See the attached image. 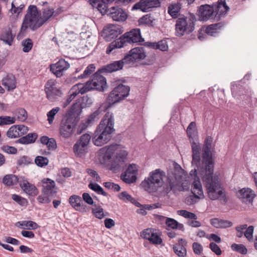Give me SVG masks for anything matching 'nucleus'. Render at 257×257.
<instances>
[{
	"label": "nucleus",
	"instance_id": "obj_48",
	"mask_svg": "<svg viewBox=\"0 0 257 257\" xmlns=\"http://www.w3.org/2000/svg\"><path fill=\"white\" fill-rule=\"evenodd\" d=\"M196 133V123L194 121L191 122L187 128V133L190 139H193Z\"/></svg>",
	"mask_w": 257,
	"mask_h": 257
},
{
	"label": "nucleus",
	"instance_id": "obj_12",
	"mask_svg": "<svg viewBox=\"0 0 257 257\" xmlns=\"http://www.w3.org/2000/svg\"><path fill=\"white\" fill-rule=\"evenodd\" d=\"M146 57L145 48L138 47L132 49L123 57L127 65L134 64L135 62L143 60Z\"/></svg>",
	"mask_w": 257,
	"mask_h": 257
},
{
	"label": "nucleus",
	"instance_id": "obj_2",
	"mask_svg": "<svg viewBox=\"0 0 257 257\" xmlns=\"http://www.w3.org/2000/svg\"><path fill=\"white\" fill-rule=\"evenodd\" d=\"M60 14L58 10L53 9H45L43 11V18L39 19V14L36 6L30 5L25 16L21 27V32L25 31L28 27L35 30L41 27L52 16H56Z\"/></svg>",
	"mask_w": 257,
	"mask_h": 257
},
{
	"label": "nucleus",
	"instance_id": "obj_62",
	"mask_svg": "<svg viewBox=\"0 0 257 257\" xmlns=\"http://www.w3.org/2000/svg\"><path fill=\"white\" fill-rule=\"evenodd\" d=\"M2 149L4 152L10 154H16L18 152L15 147L9 146H3Z\"/></svg>",
	"mask_w": 257,
	"mask_h": 257
},
{
	"label": "nucleus",
	"instance_id": "obj_15",
	"mask_svg": "<svg viewBox=\"0 0 257 257\" xmlns=\"http://www.w3.org/2000/svg\"><path fill=\"white\" fill-rule=\"evenodd\" d=\"M123 32L120 25H108L105 26L102 32V36L107 41H111L112 39L116 38Z\"/></svg>",
	"mask_w": 257,
	"mask_h": 257
},
{
	"label": "nucleus",
	"instance_id": "obj_32",
	"mask_svg": "<svg viewBox=\"0 0 257 257\" xmlns=\"http://www.w3.org/2000/svg\"><path fill=\"white\" fill-rule=\"evenodd\" d=\"M20 186L29 195H35L38 191L37 189L34 185L30 184L27 180H24L23 178H22L21 181H20Z\"/></svg>",
	"mask_w": 257,
	"mask_h": 257
},
{
	"label": "nucleus",
	"instance_id": "obj_63",
	"mask_svg": "<svg viewBox=\"0 0 257 257\" xmlns=\"http://www.w3.org/2000/svg\"><path fill=\"white\" fill-rule=\"evenodd\" d=\"M118 197L120 199L125 201L130 202L132 199V196L128 194L126 191H123L118 195Z\"/></svg>",
	"mask_w": 257,
	"mask_h": 257
},
{
	"label": "nucleus",
	"instance_id": "obj_50",
	"mask_svg": "<svg viewBox=\"0 0 257 257\" xmlns=\"http://www.w3.org/2000/svg\"><path fill=\"white\" fill-rule=\"evenodd\" d=\"M22 224L23 225L22 228L29 230L36 229L38 227V225L32 221H23Z\"/></svg>",
	"mask_w": 257,
	"mask_h": 257
},
{
	"label": "nucleus",
	"instance_id": "obj_60",
	"mask_svg": "<svg viewBox=\"0 0 257 257\" xmlns=\"http://www.w3.org/2000/svg\"><path fill=\"white\" fill-rule=\"evenodd\" d=\"M156 49L162 51H165L168 50V47L167 42L165 40H161L157 43Z\"/></svg>",
	"mask_w": 257,
	"mask_h": 257
},
{
	"label": "nucleus",
	"instance_id": "obj_40",
	"mask_svg": "<svg viewBox=\"0 0 257 257\" xmlns=\"http://www.w3.org/2000/svg\"><path fill=\"white\" fill-rule=\"evenodd\" d=\"M88 187L98 194L102 195L104 196L107 195V194L103 190V188L97 183H90L88 184Z\"/></svg>",
	"mask_w": 257,
	"mask_h": 257
},
{
	"label": "nucleus",
	"instance_id": "obj_37",
	"mask_svg": "<svg viewBox=\"0 0 257 257\" xmlns=\"http://www.w3.org/2000/svg\"><path fill=\"white\" fill-rule=\"evenodd\" d=\"M223 25L221 23L214 24L208 26L204 30L206 34L213 36L218 33V31L223 27Z\"/></svg>",
	"mask_w": 257,
	"mask_h": 257
},
{
	"label": "nucleus",
	"instance_id": "obj_41",
	"mask_svg": "<svg viewBox=\"0 0 257 257\" xmlns=\"http://www.w3.org/2000/svg\"><path fill=\"white\" fill-rule=\"evenodd\" d=\"M154 19L150 14H147L139 20V23L140 25H147L150 26H152L153 25Z\"/></svg>",
	"mask_w": 257,
	"mask_h": 257
},
{
	"label": "nucleus",
	"instance_id": "obj_64",
	"mask_svg": "<svg viewBox=\"0 0 257 257\" xmlns=\"http://www.w3.org/2000/svg\"><path fill=\"white\" fill-rule=\"evenodd\" d=\"M209 247L216 255H219L221 254V250L220 248L215 243L211 242L209 244Z\"/></svg>",
	"mask_w": 257,
	"mask_h": 257
},
{
	"label": "nucleus",
	"instance_id": "obj_46",
	"mask_svg": "<svg viewBox=\"0 0 257 257\" xmlns=\"http://www.w3.org/2000/svg\"><path fill=\"white\" fill-rule=\"evenodd\" d=\"M35 162L38 166L43 167L48 165L49 160L47 157L39 156L36 157Z\"/></svg>",
	"mask_w": 257,
	"mask_h": 257
},
{
	"label": "nucleus",
	"instance_id": "obj_44",
	"mask_svg": "<svg viewBox=\"0 0 257 257\" xmlns=\"http://www.w3.org/2000/svg\"><path fill=\"white\" fill-rule=\"evenodd\" d=\"M231 249L242 254L247 253V249L246 247L242 244L233 243L231 246Z\"/></svg>",
	"mask_w": 257,
	"mask_h": 257
},
{
	"label": "nucleus",
	"instance_id": "obj_42",
	"mask_svg": "<svg viewBox=\"0 0 257 257\" xmlns=\"http://www.w3.org/2000/svg\"><path fill=\"white\" fill-rule=\"evenodd\" d=\"M94 207L92 209L93 214L98 219H102L104 217L103 209L100 205L94 204Z\"/></svg>",
	"mask_w": 257,
	"mask_h": 257
},
{
	"label": "nucleus",
	"instance_id": "obj_10",
	"mask_svg": "<svg viewBox=\"0 0 257 257\" xmlns=\"http://www.w3.org/2000/svg\"><path fill=\"white\" fill-rule=\"evenodd\" d=\"M196 19L195 15L190 14L189 17L178 18L176 22V31L177 36H182L185 33L190 34L195 28Z\"/></svg>",
	"mask_w": 257,
	"mask_h": 257
},
{
	"label": "nucleus",
	"instance_id": "obj_22",
	"mask_svg": "<svg viewBox=\"0 0 257 257\" xmlns=\"http://www.w3.org/2000/svg\"><path fill=\"white\" fill-rule=\"evenodd\" d=\"M91 139V136L87 134L83 135L79 140L74 145V151L78 155L82 156L85 153L86 148Z\"/></svg>",
	"mask_w": 257,
	"mask_h": 257
},
{
	"label": "nucleus",
	"instance_id": "obj_25",
	"mask_svg": "<svg viewBox=\"0 0 257 257\" xmlns=\"http://www.w3.org/2000/svg\"><path fill=\"white\" fill-rule=\"evenodd\" d=\"M108 10V15L114 21L123 22L127 18V13L122 9L118 7H111Z\"/></svg>",
	"mask_w": 257,
	"mask_h": 257
},
{
	"label": "nucleus",
	"instance_id": "obj_7",
	"mask_svg": "<svg viewBox=\"0 0 257 257\" xmlns=\"http://www.w3.org/2000/svg\"><path fill=\"white\" fill-rule=\"evenodd\" d=\"M174 170L168 173L167 180L163 186L164 191L168 194L171 191L173 192L181 191L183 190V183L182 178L183 170L177 163H173Z\"/></svg>",
	"mask_w": 257,
	"mask_h": 257
},
{
	"label": "nucleus",
	"instance_id": "obj_3",
	"mask_svg": "<svg viewBox=\"0 0 257 257\" xmlns=\"http://www.w3.org/2000/svg\"><path fill=\"white\" fill-rule=\"evenodd\" d=\"M114 119L112 113L107 112L100 121L92 137V142L97 146H102L108 143L112 137Z\"/></svg>",
	"mask_w": 257,
	"mask_h": 257
},
{
	"label": "nucleus",
	"instance_id": "obj_36",
	"mask_svg": "<svg viewBox=\"0 0 257 257\" xmlns=\"http://www.w3.org/2000/svg\"><path fill=\"white\" fill-rule=\"evenodd\" d=\"M181 5L179 3H174L170 5L168 8V12L173 18H176L180 14Z\"/></svg>",
	"mask_w": 257,
	"mask_h": 257
},
{
	"label": "nucleus",
	"instance_id": "obj_6",
	"mask_svg": "<svg viewBox=\"0 0 257 257\" xmlns=\"http://www.w3.org/2000/svg\"><path fill=\"white\" fill-rule=\"evenodd\" d=\"M144 41V39L141 36L140 29H134L124 33L119 39L110 43L106 48V53L107 54H109L115 48H120L128 44L141 43Z\"/></svg>",
	"mask_w": 257,
	"mask_h": 257
},
{
	"label": "nucleus",
	"instance_id": "obj_27",
	"mask_svg": "<svg viewBox=\"0 0 257 257\" xmlns=\"http://www.w3.org/2000/svg\"><path fill=\"white\" fill-rule=\"evenodd\" d=\"M191 148L192 150V164L195 166L199 171L201 168L200 167V147L199 144L194 141L191 142Z\"/></svg>",
	"mask_w": 257,
	"mask_h": 257
},
{
	"label": "nucleus",
	"instance_id": "obj_23",
	"mask_svg": "<svg viewBox=\"0 0 257 257\" xmlns=\"http://www.w3.org/2000/svg\"><path fill=\"white\" fill-rule=\"evenodd\" d=\"M42 193L44 195L50 197H55L56 196L57 191L54 181L49 179L45 178L42 181Z\"/></svg>",
	"mask_w": 257,
	"mask_h": 257
},
{
	"label": "nucleus",
	"instance_id": "obj_57",
	"mask_svg": "<svg viewBox=\"0 0 257 257\" xmlns=\"http://www.w3.org/2000/svg\"><path fill=\"white\" fill-rule=\"evenodd\" d=\"M86 172L92 178H93L96 182H100L101 178L97 172L91 169H87Z\"/></svg>",
	"mask_w": 257,
	"mask_h": 257
},
{
	"label": "nucleus",
	"instance_id": "obj_21",
	"mask_svg": "<svg viewBox=\"0 0 257 257\" xmlns=\"http://www.w3.org/2000/svg\"><path fill=\"white\" fill-rule=\"evenodd\" d=\"M192 187L191 192L193 196H189L186 199V202L190 205L194 203V198L199 199L200 198L199 196H203L202 185L199 178L194 180L192 183Z\"/></svg>",
	"mask_w": 257,
	"mask_h": 257
},
{
	"label": "nucleus",
	"instance_id": "obj_49",
	"mask_svg": "<svg viewBox=\"0 0 257 257\" xmlns=\"http://www.w3.org/2000/svg\"><path fill=\"white\" fill-rule=\"evenodd\" d=\"M15 122V118L9 116H0V125L11 124Z\"/></svg>",
	"mask_w": 257,
	"mask_h": 257
},
{
	"label": "nucleus",
	"instance_id": "obj_39",
	"mask_svg": "<svg viewBox=\"0 0 257 257\" xmlns=\"http://www.w3.org/2000/svg\"><path fill=\"white\" fill-rule=\"evenodd\" d=\"M14 113L17 116L18 119L21 121H25L28 118V114L26 110L23 108H17L15 111Z\"/></svg>",
	"mask_w": 257,
	"mask_h": 257
},
{
	"label": "nucleus",
	"instance_id": "obj_52",
	"mask_svg": "<svg viewBox=\"0 0 257 257\" xmlns=\"http://www.w3.org/2000/svg\"><path fill=\"white\" fill-rule=\"evenodd\" d=\"M253 230L254 227L252 225H250L248 227H246V228L244 231V235L249 241H252L253 240Z\"/></svg>",
	"mask_w": 257,
	"mask_h": 257
},
{
	"label": "nucleus",
	"instance_id": "obj_47",
	"mask_svg": "<svg viewBox=\"0 0 257 257\" xmlns=\"http://www.w3.org/2000/svg\"><path fill=\"white\" fill-rule=\"evenodd\" d=\"M60 108L59 107H56L49 111L47 114L48 121L50 124H51L54 120L55 115L60 111Z\"/></svg>",
	"mask_w": 257,
	"mask_h": 257
},
{
	"label": "nucleus",
	"instance_id": "obj_4",
	"mask_svg": "<svg viewBox=\"0 0 257 257\" xmlns=\"http://www.w3.org/2000/svg\"><path fill=\"white\" fill-rule=\"evenodd\" d=\"M197 12L200 21L206 22L214 20L218 21L225 15V0H218L212 5H201Z\"/></svg>",
	"mask_w": 257,
	"mask_h": 257
},
{
	"label": "nucleus",
	"instance_id": "obj_54",
	"mask_svg": "<svg viewBox=\"0 0 257 257\" xmlns=\"http://www.w3.org/2000/svg\"><path fill=\"white\" fill-rule=\"evenodd\" d=\"M31 163V159L30 157L24 156L17 161V165L19 166L28 165Z\"/></svg>",
	"mask_w": 257,
	"mask_h": 257
},
{
	"label": "nucleus",
	"instance_id": "obj_1",
	"mask_svg": "<svg viewBox=\"0 0 257 257\" xmlns=\"http://www.w3.org/2000/svg\"><path fill=\"white\" fill-rule=\"evenodd\" d=\"M212 138L208 136L206 138L202 153V166L199 171V174L206 188L208 197L211 200H216L223 194V189L217 176L213 175V162L210 149Z\"/></svg>",
	"mask_w": 257,
	"mask_h": 257
},
{
	"label": "nucleus",
	"instance_id": "obj_58",
	"mask_svg": "<svg viewBox=\"0 0 257 257\" xmlns=\"http://www.w3.org/2000/svg\"><path fill=\"white\" fill-rule=\"evenodd\" d=\"M151 237L149 239V241L153 244H160L162 243V240L161 238L158 236L156 233L153 232V234H151Z\"/></svg>",
	"mask_w": 257,
	"mask_h": 257
},
{
	"label": "nucleus",
	"instance_id": "obj_38",
	"mask_svg": "<svg viewBox=\"0 0 257 257\" xmlns=\"http://www.w3.org/2000/svg\"><path fill=\"white\" fill-rule=\"evenodd\" d=\"M70 204L74 208L83 207L84 205L81 198L77 195H72L69 199Z\"/></svg>",
	"mask_w": 257,
	"mask_h": 257
},
{
	"label": "nucleus",
	"instance_id": "obj_43",
	"mask_svg": "<svg viewBox=\"0 0 257 257\" xmlns=\"http://www.w3.org/2000/svg\"><path fill=\"white\" fill-rule=\"evenodd\" d=\"M17 125H12L8 131L7 136L11 139H14L20 137Z\"/></svg>",
	"mask_w": 257,
	"mask_h": 257
},
{
	"label": "nucleus",
	"instance_id": "obj_35",
	"mask_svg": "<svg viewBox=\"0 0 257 257\" xmlns=\"http://www.w3.org/2000/svg\"><path fill=\"white\" fill-rule=\"evenodd\" d=\"M38 137L36 133H30L26 136L23 137L16 141V143H20L22 144H29L33 143L35 142Z\"/></svg>",
	"mask_w": 257,
	"mask_h": 257
},
{
	"label": "nucleus",
	"instance_id": "obj_9",
	"mask_svg": "<svg viewBox=\"0 0 257 257\" xmlns=\"http://www.w3.org/2000/svg\"><path fill=\"white\" fill-rule=\"evenodd\" d=\"M165 175L163 171L157 169L150 174V176L141 183V186L149 192H156L163 184V178Z\"/></svg>",
	"mask_w": 257,
	"mask_h": 257
},
{
	"label": "nucleus",
	"instance_id": "obj_11",
	"mask_svg": "<svg viewBox=\"0 0 257 257\" xmlns=\"http://www.w3.org/2000/svg\"><path fill=\"white\" fill-rule=\"evenodd\" d=\"M130 91L129 86L120 84L110 92L106 101L111 106L127 97Z\"/></svg>",
	"mask_w": 257,
	"mask_h": 257
},
{
	"label": "nucleus",
	"instance_id": "obj_24",
	"mask_svg": "<svg viewBox=\"0 0 257 257\" xmlns=\"http://www.w3.org/2000/svg\"><path fill=\"white\" fill-rule=\"evenodd\" d=\"M127 65L123 60V58L118 61H114L112 63L102 66L98 70V72L104 73H112L121 70L124 65Z\"/></svg>",
	"mask_w": 257,
	"mask_h": 257
},
{
	"label": "nucleus",
	"instance_id": "obj_56",
	"mask_svg": "<svg viewBox=\"0 0 257 257\" xmlns=\"http://www.w3.org/2000/svg\"><path fill=\"white\" fill-rule=\"evenodd\" d=\"M166 224L169 227L172 229H177L178 225V222L174 219L171 218H166Z\"/></svg>",
	"mask_w": 257,
	"mask_h": 257
},
{
	"label": "nucleus",
	"instance_id": "obj_26",
	"mask_svg": "<svg viewBox=\"0 0 257 257\" xmlns=\"http://www.w3.org/2000/svg\"><path fill=\"white\" fill-rule=\"evenodd\" d=\"M237 196L242 202L249 204L252 202L255 194L250 188H242L237 193Z\"/></svg>",
	"mask_w": 257,
	"mask_h": 257
},
{
	"label": "nucleus",
	"instance_id": "obj_51",
	"mask_svg": "<svg viewBox=\"0 0 257 257\" xmlns=\"http://www.w3.org/2000/svg\"><path fill=\"white\" fill-rule=\"evenodd\" d=\"M22 45L23 51L24 52H29L32 49L33 44L32 40L28 38L23 41Z\"/></svg>",
	"mask_w": 257,
	"mask_h": 257
},
{
	"label": "nucleus",
	"instance_id": "obj_61",
	"mask_svg": "<svg viewBox=\"0 0 257 257\" xmlns=\"http://www.w3.org/2000/svg\"><path fill=\"white\" fill-rule=\"evenodd\" d=\"M247 225L243 224L236 227L235 229L236 230V236L238 237H241L244 235V230L246 228Z\"/></svg>",
	"mask_w": 257,
	"mask_h": 257
},
{
	"label": "nucleus",
	"instance_id": "obj_16",
	"mask_svg": "<svg viewBox=\"0 0 257 257\" xmlns=\"http://www.w3.org/2000/svg\"><path fill=\"white\" fill-rule=\"evenodd\" d=\"M138 166L132 164L129 165L126 171L121 174V179L127 184H132L137 180L136 174L138 172Z\"/></svg>",
	"mask_w": 257,
	"mask_h": 257
},
{
	"label": "nucleus",
	"instance_id": "obj_5",
	"mask_svg": "<svg viewBox=\"0 0 257 257\" xmlns=\"http://www.w3.org/2000/svg\"><path fill=\"white\" fill-rule=\"evenodd\" d=\"M100 153L103 154V158L104 161H109L112 158L113 154L114 156L113 158L111 163V169L113 171H119L121 165L125 161L128 153L124 149H120L118 145H114L105 147L100 150Z\"/></svg>",
	"mask_w": 257,
	"mask_h": 257
},
{
	"label": "nucleus",
	"instance_id": "obj_28",
	"mask_svg": "<svg viewBox=\"0 0 257 257\" xmlns=\"http://www.w3.org/2000/svg\"><path fill=\"white\" fill-rule=\"evenodd\" d=\"M187 241L182 238L179 239L178 243L173 246V251L179 257H186L187 250L185 246L187 245Z\"/></svg>",
	"mask_w": 257,
	"mask_h": 257
},
{
	"label": "nucleus",
	"instance_id": "obj_59",
	"mask_svg": "<svg viewBox=\"0 0 257 257\" xmlns=\"http://www.w3.org/2000/svg\"><path fill=\"white\" fill-rule=\"evenodd\" d=\"M192 248L194 252L198 255L201 254L203 251L202 246L198 242H194L192 244Z\"/></svg>",
	"mask_w": 257,
	"mask_h": 257
},
{
	"label": "nucleus",
	"instance_id": "obj_45",
	"mask_svg": "<svg viewBox=\"0 0 257 257\" xmlns=\"http://www.w3.org/2000/svg\"><path fill=\"white\" fill-rule=\"evenodd\" d=\"M95 67L94 64H90L88 65L83 74L80 75L78 77V79H82L88 77L92 72L95 71Z\"/></svg>",
	"mask_w": 257,
	"mask_h": 257
},
{
	"label": "nucleus",
	"instance_id": "obj_31",
	"mask_svg": "<svg viewBox=\"0 0 257 257\" xmlns=\"http://www.w3.org/2000/svg\"><path fill=\"white\" fill-rule=\"evenodd\" d=\"M111 106L110 104H109L106 101L104 103H102L96 110L90 115L87 119V123L88 124L90 123L96 119H98L99 115L102 111H105Z\"/></svg>",
	"mask_w": 257,
	"mask_h": 257
},
{
	"label": "nucleus",
	"instance_id": "obj_34",
	"mask_svg": "<svg viewBox=\"0 0 257 257\" xmlns=\"http://www.w3.org/2000/svg\"><path fill=\"white\" fill-rule=\"evenodd\" d=\"M20 179L15 175L8 174L4 176L3 179V183L7 186L15 185L19 183L20 184Z\"/></svg>",
	"mask_w": 257,
	"mask_h": 257
},
{
	"label": "nucleus",
	"instance_id": "obj_17",
	"mask_svg": "<svg viewBox=\"0 0 257 257\" xmlns=\"http://www.w3.org/2000/svg\"><path fill=\"white\" fill-rule=\"evenodd\" d=\"M88 86H83V84L81 83L74 85L69 91L66 100L64 103V107L68 105L78 94H83L88 91Z\"/></svg>",
	"mask_w": 257,
	"mask_h": 257
},
{
	"label": "nucleus",
	"instance_id": "obj_33",
	"mask_svg": "<svg viewBox=\"0 0 257 257\" xmlns=\"http://www.w3.org/2000/svg\"><path fill=\"white\" fill-rule=\"evenodd\" d=\"M15 34H13L10 28L5 30L1 36V40L10 46L12 45Z\"/></svg>",
	"mask_w": 257,
	"mask_h": 257
},
{
	"label": "nucleus",
	"instance_id": "obj_19",
	"mask_svg": "<svg viewBox=\"0 0 257 257\" xmlns=\"http://www.w3.org/2000/svg\"><path fill=\"white\" fill-rule=\"evenodd\" d=\"M163 1V0H141L139 3L136 4L133 6L132 9H140L144 12H148L150 9L159 7Z\"/></svg>",
	"mask_w": 257,
	"mask_h": 257
},
{
	"label": "nucleus",
	"instance_id": "obj_18",
	"mask_svg": "<svg viewBox=\"0 0 257 257\" xmlns=\"http://www.w3.org/2000/svg\"><path fill=\"white\" fill-rule=\"evenodd\" d=\"M93 103L92 99L88 96H83L78 98L76 102L73 104L70 110L79 115L81 109L86 107H89Z\"/></svg>",
	"mask_w": 257,
	"mask_h": 257
},
{
	"label": "nucleus",
	"instance_id": "obj_8",
	"mask_svg": "<svg viewBox=\"0 0 257 257\" xmlns=\"http://www.w3.org/2000/svg\"><path fill=\"white\" fill-rule=\"evenodd\" d=\"M79 120V117L69 110L66 115L63 117L59 128V134L63 138H70L74 133Z\"/></svg>",
	"mask_w": 257,
	"mask_h": 257
},
{
	"label": "nucleus",
	"instance_id": "obj_20",
	"mask_svg": "<svg viewBox=\"0 0 257 257\" xmlns=\"http://www.w3.org/2000/svg\"><path fill=\"white\" fill-rule=\"evenodd\" d=\"M69 67V63L65 59L61 58L57 63L50 65V71L57 77H61Z\"/></svg>",
	"mask_w": 257,
	"mask_h": 257
},
{
	"label": "nucleus",
	"instance_id": "obj_13",
	"mask_svg": "<svg viewBox=\"0 0 257 257\" xmlns=\"http://www.w3.org/2000/svg\"><path fill=\"white\" fill-rule=\"evenodd\" d=\"M102 72H98V70L94 73L93 78L91 81L87 82L83 86H88L89 91L92 89H96L99 91H103L106 85L105 78L101 75Z\"/></svg>",
	"mask_w": 257,
	"mask_h": 257
},
{
	"label": "nucleus",
	"instance_id": "obj_14",
	"mask_svg": "<svg viewBox=\"0 0 257 257\" xmlns=\"http://www.w3.org/2000/svg\"><path fill=\"white\" fill-rule=\"evenodd\" d=\"M45 91L47 98L51 101H55L59 97H61L62 91L56 87V82L53 80H49L45 86Z\"/></svg>",
	"mask_w": 257,
	"mask_h": 257
},
{
	"label": "nucleus",
	"instance_id": "obj_55",
	"mask_svg": "<svg viewBox=\"0 0 257 257\" xmlns=\"http://www.w3.org/2000/svg\"><path fill=\"white\" fill-rule=\"evenodd\" d=\"M210 223L216 228L223 227L225 225V221L215 218L210 220Z\"/></svg>",
	"mask_w": 257,
	"mask_h": 257
},
{
	"label": "nucleus",
	"instance_id": "obj_30",
	"mask_svg": "<svg viewBox=\"0 0 257 257\" xmlns=\"http://www.w3.org/2000/svg\"><path fill=\"white\" fill-rule=\"evenodd\" d=\"M2 84L8 91L13 90L16 87L17 81L15 75L8 74L2 80Z\"/></svg>",
	"mask_w": 257,
	"mask_h": 257
},
{
	"label": "nucleus",
	"instance_id": "obj_29",
	"mask_svg": "<svg viewBox=\"0 0 257 257\" xmlns=\"http://www.w3.org/2000/svg\"><path fill=\"white\" fill-rule=\"evenodd\" d=\"M92 6L96 7L102 14L109 13L108 4L112 3L114 0H91Z\"/></svg>",
	"mask_w": 257,
	"mask_h": 257
},
{
	"label": "nucleus",
	"instance_id": "obj_53",
	"mask_svg": "<svg viewBox=\"0 0 257 257\" xmlns=\"http://www.w3.org/2000/svg\"><path fill=\"white\" fill-rule=\"evenodd\" d=\"M12 198L19 204L23 206H26L28 203L27 199L17 194H13L12 196Z\"/></svg>",
	"mask_w": 257,
	"mask_h": 257
}]
</instances>
